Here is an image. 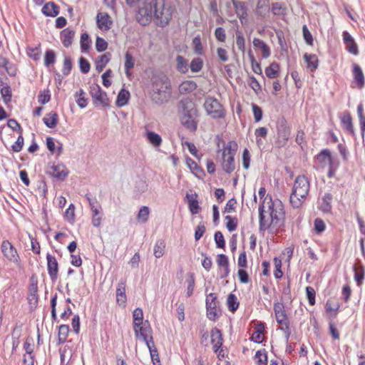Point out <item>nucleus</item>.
Instances as JSON below:
<instances>
[{
    "mask_svg": "<svg viewBox=\"0 0 365 365\" xmlns=\"http://www.w3.org/2000/svg\"><path fill=\"white\" fill-rule=\"evenodd\" d=\"M357 115L359 120L360 129L362 135L365 132V115L364 113V106L362 103H359L357 106Z\"/></svg>",
    "mask_w": 365,
    "mask_h": 365,
    "instance_id": "37",
    "label": "nucleus"
},
{
    "mask_svg": "<svg viewBox=\"0 0 365 365\" xmlns=\"http://www.w3.org/2000/svg\"><path fill=\"white\" fill-rule=\"evenodd\" d=\"M51 99V95L48 91L41 92L38 96V101L41 104L47 103Z\"/></svg>",
    "mask_w": 365,
    "mask_h": 365,
    "instance_id": "64",
    "label": "nucleus"
},
{
    "mask_svg": "<svg viewBox=\"0 0 365 365\" xmlns=\"http://www.w3.org/2000/svg\"><path fill=\"white\" fill-rule=\"evenodd\" d=\"M80 69L83 73H88L90 71L91 66L89 62L83 57L79 59Z\"/></svg>",
    "mask_w": 365,
    "mask_h": 365,
    "instance_id": "60",
    "label": "nucleus"
},
{
    "mask_svg": "<svg viewBox=\"0 0 365 365\" xmlns=\"http://www.w3.org/2000/svg\"><path fill=\"white\" fill-rule=\"evenodd\" d=\"M176 68L182 73H186L189 69V64L187 59L180 55L176 57Z\"/></svg>",
    "mask_w": 365,
    "mask_h": 365,
    "instance_id": "29",
    "label": "nucleus"
},
{
    "mask_svg": "<svg viewBox=\"0 0 365 365\" xmlns=\"http://www.w3.org/2000/svg\"><path fill=\"white\" fill-rule=\"evenodd\" d=\"M304 60L306 63V67L308 71L313 72L318 66V57L314 54L305 53Z\"/></svg>",
    "mask_w": 365,
    "mask_h": 365,
    "instance_id": "20",
    "label": "nucleus"
},
{
    "mask_svg": "<svg viewBox=\"0 0 365 365\" xmlns=\"http://www.w3.org/2000/svg\"><path fill=\"white\" fill-rule=\"evenodd\" d=\"M108 47V43L101 37H98L96 41V50L99 52L104 51Z\"/></svg>",
    "mask_w": 365,
    "mask_h": 365,
    "instance_id": "59",
    "label": "nucleus"
},
{
    "mask_svg": "<svg viewBox=\"0 0 365 365\" xmlns=\"http://www.w3.org/2000/svg\"><path fill=\"white\" fill-rule=\"evenodd\" d=\"M252 43L255 48H259L262 51V56L264 58L269 57L271 54L269 47L262 40L255 38Z\"/></svg>",
    "mask_w": 365,
    "mask_h": 365,
    "instance_id": "21",
    "label": "nucleus"
},
{
    "mask_svg": "<svg viewBox=\"0 0 365 365\" xmlns=\"http://www.w3.org/2000/svg\"><path fill=\"white\" fill-rule=\"evenodd\" d=\"M326 312L330 319L334 318L336 316L337 311L339 308V304L338 303H334L331 300H328L327 302L326 306Z\"/></svg>",
    "mask_w": 365,
    "mask_h": 365,
    "instance_id": "31",
    "label": "nucleus"
},
{
    "mask_svg": "<svg viewBox=\"0 0 365 365\" xmlns=\"http://www.w3.org/2000/svg\"><path fill=\"white\" fill-rule=\"evenodd\" d=\"M321 158H323V163L329 165L328 176L331 178L334 175V170L332 168V157L331 152L328 149L321 150Z\"/></svg>",
    "mask_w": 365,
    "mask_h": 365,
    "instance_id": "24",
    "label": "nucleus"
},
{
    "mask_svg": "<svg viewBox=\"0 0 365 365\" xmlns=\"http://www.w3.org/2000/svg\"><path fill=\"white\" fill-rule=\"evenodd\" d=\"M110 60V54L109 53L101 55L96 61V68L98 71L101 72L106 67L107 63Z\"/></svg>",
    "mask_w": 365,
    "mask_h": 365,
    "instance_id": "35",
    "label": "nucleus"
},
{
    "mask_svg": "<svg viewBox=\"0 0 365 365\" xmlns=\"http://www.w3.org/2000/svg\"><path fill=\"white\" fill-rule=\"evenodd\" d=\"M248 84L256 94H258L262 91L261 86L255 77L250 76L248 79Z\"/></svg>",
    "mask_w": 365,
    "mask_h": 365,
    "instance_id": "51",
    "label": "nucleus"
},
{
    "mask_svg": "<svg viewBox=\"0 0 365 365\" xmlns=\"http://www.w3.org/2000/svg\"><path fill=\"white\" fill-rule=\"evenodd\" d=\"M1 250L3 255L6 259L15 264L19 263V256L17 251L9 240H4L2 242Z\"/></svg>",
    "mask_w": 365,
    "mask_h": 365,
    "instance_id": "9",
    "label": "nucleus"
},
{
    "mask_svg": "<svg viewBox=\"0 0 365 365\" xmlns=\"http://www.w3.org/2000/svg\"><path fill=\"white\" fill-rule=\"evenodd\" d=\"M170 85L165 76L153 77L152 79V91L160 88V86Z\"/></svg>",
    "mask_w": 365,
    "mask_h": 365,
    "instance_id": "40",
    "label": "nucleus"
},
{
    "mask_svg": "<svg viewBox=\"0 0 365 365\" xmlns=\"http://www.w3.org/2000/svg\"><path fill=\"white\" fill-rule=\"evenodd\" d=\"M41 11L46 16L54 17L58 14L59 8L53 2H48L43 6Z\"/></svg>",
    "mask_w": 365,
    "mask_h": 365,
    "instance_id": "23",
    "label": "nucleus"
},
{
    "mask_svg": "<svg viewBox=\"0 0 365 365\" xmlns=\"http://www.w3.org/2000/svg\"><path fill=\"white\" fill-rule=\"evenodd\" d=\"M128 5H138L137 19L142 25L149 24L153 17L155 24L160 26L168 24L172 12L169 8H165V0H125Z\"/></svg>",
    "mask_w": 365,
    "mask_h": 365,
    "instance_id": "1",
    "label": "nucleus"
},
{
    "mask_svg": "<svg viewBox=\"0 0 365 365\" xmlns=\"http://www.w3.org/2000/svg\"><path fill=\"white\" fill-rule=\"evenodd\" d=\"M215 36L220 42H225L226 40L225 30L222 27H217L215 30Z\"/></svg>",
    "mask_w": 365,
    "mask_h": 365,
    "instance_id": "56",
    "label": "nucleus"
},
{
    "mask_svg": "<svg viewBox=\"0 0 365 365\" xmlns=\"http://www.w3.org/2000/svg\"><path fill=\"white\" fill-rule=\"evenodd\" d=\"M135 335L137 339H146L151 331L148 321L133 325Z\"/></svg>",
    "mask_w": 365,
    "mask_h": 365,
    "instance_id": "13",
    "label": "nucleus"
},
{
    "mask_svg": "<svg viewBox=\"0 0 365 365\" xmlns=\"http://www.w3.org/2000/svg\"><path fill=\"white\" fill-rule=\"evenodd\" d=\"M341 122L344 130L349 134L353 135L354 133V126L352 124V119L349 113H344L341 118Z\"/></svg>",
    "mask_w": 365,
    "mask_h": 365,
    "instance_id": "26",
    "label": "nucleus"
},
{
    "mask_svg": "<svg viewBox=\"0 0 365 365\" xmlns=\"http://www.w3.org/2000/svg\"><path fill=\"white\" fill-rule=\"evenodd\" d=\"M91 96L93 103L96 106H101L104 108L110 106V101L106 92L103 91L99 85L94 84L91 86Z\"/></svg>",
    "mask_w": 365,
    "mask_h": 365,
    "instance_id": "7",
    "label": "nucleus"
},
{
    "mask_svg": "<svg viewBox=\"0 0 365 365\" xmlns=\"http://www.w3.org/2000/svg\"><path fill=\"white\" fill-rule=\"evenodd\" d=\"M48 273L53 281L57 279L58 264L56 257L50 254L46 255Z\"/></svg>",
    "mask_w": 365,
    "mask_h": 365,
    "instance_id": "15",
    "label": "nucleus"
},
{
    "mask_svg": "<svg viewBox=\"0 0 365 365\" xmlns=\"http://www.w3.org/2000/svg\"><path fill=\"white\" fill-rule=\"evenodd\" d=\"M52 177L59 180H63L68 175V170L63 164L59 163L52 165L48 170Z\"/></svg>",
    "mask_w": 365,
    "mask_h": 365,
    "instance_id": "12",
    "label": "nucleus"
},
{
    "mask_svg": "<svg viewBox=\"0 0 365 365\" xmlns=\"http://www.w3.org/2000/svg\"><path fill=\"white\" fill-rule=\"evenodd\" d=\"M130 96V93L128 91H126L125 89H121L117 96V99H116V102H115L116 106L120 108L125 106L128 102Z\"/></svg>",
    "mask_w": 365,
    "mask_h": 365,
    "instance_id": "30",
    "label": "nucleus"
},
{
    "mask_svg": "<svg viewBox=\"0 0 365 365\" xmlns=\"http://www.w3.org/2000/svg\"><path fill=\"white\" fill-rule=\"evenodd\" d=\"M192 46L196 54L202 55L203 53V47L200 36H196L192 39Z\"/></svg>",
    "mask_w": 365,
    "mask_h": 365,
    "instance_id": "52",
    "label": "nucleus"
},
{
    "mask_svg": "<svg viewBox=\"0 0 365 365\" xmlns=\"http://www.w3.org/2000/svg\"><path fill=\"white\" fill-rule=\"evenodd\" d=\"M170 88V85L160 86V88H156V90L152 91L151 98L152 100L158 104L163 103L167 101L170 97V93L168 90Z\"/></svg>",
    "mask_w": 365,
    "mask_h": 365,
    "instance_id": "11",
    "label": "nucleus"
},
{
    "mask_svg": "<svg viewBox=\"0 0 365 365\" xmlns=\"http://www.w3.org/2000/svg\"><path fill=\"white\" fill-rule=\"evenodd\" d=\"M210 338L214 352L217 354L218 356H224V354H222L223 350L220 349L223 342L221 331L216 327L212 329L210 331Z\"/></svg>",
    "mask_w": 365,
    "mask_h": 365,
    "instance_id": "10",
    "label": "nucleus"
},
{
    "mask_svg": "<svg viewBox=\"0 0 365 365\" xmlns=\"http://www.w3.org/2000/svg\"><path fill=\"white\" fill-rule=\"evenodd\" d=\"M69 332L68 325L63 324L59 327L58 329V341L62 344L66 341Z\"/></svg>",
    "mask_w": 365,
    "mask_h": 365,
    "instance_id": "43",
    "label": "nucleus"
},
{
    "mask_svg": "<svg viewBox=\"0 0 365 365\" xmlns=\"http://www.w3.org/2000/svg\"><path fill=\"white\" fill-rule=\"evenodd\" d=\"M96 19L97 24L100 29L107 31L110 28L112 21H110V18L107 13H98Z\"/></svg>",
    "mask_w": 365,
    "mask_h": 365,
    "instance_id": "17",
    "label": "nucleus"
},
{
    "mask_svg": "<svg viewBox=\"0 0 365 365\" xmlns=\"http://www.w3.org/2000/svg\"><path fill=\"white\" fill-rule=\"evenodd\" d=\"M217 296L214 293L209 294L206 297L207 316L209 319L215 321L220 315L221 312L218 307Z\"/></svg>",
    "mask_w": 365,
    "mask_h": 365,
    "instance_id": "8",
    "label": "nucleus"
},
{
    "mask_svg": "<svg viewBox=\"0 0 365 365\" xmlns=\"http://www.w3.org/2000/svg\"><path fill=\"white\" fill-rule=\"evenodd\" d=\"M260 232L268 230L274 232L284 222V211L282 202L266 197L259 207Z\"/></svg>",
    "mask_w": 365,
    "mask_h": 365,
    "instance_id": "2",
    "label": "nucleus"
},
{
    "mask_svg": "<svg viewBox=\"0 0 365 365\" xmlns=\"http://www.w3.org/2000/svg\"><path fill=\"white\" fill-rule=\"evenodd\" d=\"M134 66V59L131 53L126 52L125 55V72L128 77L130 76L131 73L130 72Z\"/></svg>",
    "mask_w": 365,
    "mask_h": 365,
    "instance_id": "36",
    "label": "nucleus"
},
{
    "mask_svg": "<svg viewBox=\"0 0 365 365\" xmlns=\"http://www.w3.org/2000/svg\"><path fill=\"white\" fill-rule=\"evenodd\" d=\"M225 220H226V227L229 232H231L236 230L237 227V220L236 217L227 215L225 217Z\"/></svg>",
    "mask_w": 365,
    "mask_h": 365,
    "instance_id": "47",
    "label": "nucleus"
},
{
    "mask_svg": "<svg viewBox=\"0 0 365 365\" xmlns=\"http://www.w3.org/2000/svg\"><path fill=\"white\" fill-rule=\"evenodd\" d=\"M274 313L277 322L283 325L287 324V317L279 306L274 307Z\"/></svg>",
    "mask_w": 365,
    "mask_h": 365,
    "instance_id": "41",
    "label": "nucleus"
},
{
    "mask_svg": "<svg viewBox=\"0 0 365 365\" xmlns=\"http://www.w3.org/2000/svg\"><path fill=\"white\" fill-rule=\"evenodd\" d=\"M116 302L117 304L122 307H125L126 305L127 297L125 294V282H120L116 288Z\"/></svg>",
    "mask_w": 365,
    "mask_h": 365,
    "instance_id": "16",
    "label": "nucleus"
},
{
    "mask_svg": "<svg viewBox=\"0 0 365 365\" xmlns=\"http://www.w3.org/2000/svg\"><path fill=\"white\" fill-rule=\"evenodd\" d=\"M232 4L235 9L237 16L239 18L240 22L243 24L247 16L245 3L237 0H232Z\"/></svg>",
    "mask_w": 365,
    "mask_h": 365,
    "instance_id": "18",
    "label": "nucleus"
},
{
    "mask_svg": "<svg viewBox=\"0 0 365 365\" xmlns=\"http://www.w3.org/2000/svg\"><path fill=\"white\" fill-rule=\"evenodd\" d=\"M91 210L92 214V219H91V223L93 226L96 227H100L102 221V208H95Z\"/></svg>",
    "mask_w": 365,
    "mask_h": 365,
    "instance_id": "34",
    "label": "nucleus"
},
{
    "mask_svg": "<svg viewBox=\"0 0 365 365\" xmlns=\"http://www.w3.org/2000/svg\"><path fill=\"white\" fill-rule=\"evenodd\" d=\"M235 34L237 47L240 51L244 53L245 51V39L243 34L240 31H237Z\"/></svg>",
    "mask_w": 365,
    "mask_h": 365,
    "instance_id": "44",
    "label": "nucleus"
},
{
    "mask_svg": "<svg viewBox=\"0 0 365 365\" xmlns=\"http://www.w3.org/2000/svg\"><path fill=\"white\" fill-rule=\"evenodd\" d=\"M279 71V66L277 63H272L269 66L265 69V74L269 78H274L277 77Z\"/></svg>",
    "mask_w": 365,
    "mask_h": 365,
    "instance_id": "38",
    "label": "nucleus"
},
{
    "mask_svg": "<svg viewBox=\"0 0 365 365\" xmlns=\"http://www.w3.org/2000/svg\"><path fill=\"white\" fill-rule=\"evenodd\" d=\"M145 135L148 142L153 146L159 147L162 144V138L158 133L148 130Z\"/></svg>",
    "mask_w": 365,
    "mask_h": 365,
    "instance_id": "32",
    "label": "nucleus"
},
{
    "mask_svg": "<svg viewBox=\"0 0 365 365\" xmlns=\"http://www.w3.org/2000/svg\"><path fill=\"white\" fill-rule=\"evenodd\" d=\"M354 279L356 282L357 284L360 285L362 283L363 279L364 278V269L362 267H361L360 269H356V267H354Z\"/></svg>",
    "mask_w": 365,
    "mask_h": 365,
    "instance_id": "58",
    "label": "nucleus"
},
{
    "mask_svg": "<svg viewBox=\"0 0 365 365\" xmlns=\"http://www.w3.org/2000/svg\"><path fill=\"white\" fill-rule=\"evenodd\" d=\"M237 150V144L230 141L222 150V167L225 172L231 173L235 169V155Z\"/></svg>",
    "mask_w": 365,
    "mask_h": 365,
    "instance_id": "5",
    "label": "nucleus"
},
{
    "mask_svg": "<svg viewBox=\"0 0 365 365\" xmlns=\"http://www.w3.org/2000/svg\"><path fill=\"white\" fill-rule=\"evenodd\" d=\"M203 61L202 58L197 57L194 58L190 65V70L193 73H197L202 68Z\"/></svg>",
    "mask_w": 365,
    "mask_h": 365,
    "instance_id": "45",
    "label": "nucleus"
},
{
    "mask_svg": "<svg viewBox=\"0 0 365 365\" xmlns=\"http://www.w3.org/2000/svg\"><path fill=\"white\" fill-rule=\"evenodd\" d=\"M217 55L218 58L222 62H226L229 60V56L227 50L222 47H219L217 48Z\"/></svg>",
    "mask_w": 365,
    "mask_h": 365,
    "instance_id": "62",
    "label": "nucleus"
},
{
    "mask_svg": "<svg viewBox=\"0 0 365 365\" xmlns=\"http://www.w3.org/2000/svg\"><path fill=\"white\" fill-rule=\"evenodd\" d=\"M186 164L192 173L197 178H200L204 175V172L200 167L190 158H186Z\"/></svg>",
    "mask_w": 365,
    "mask_h": 365,
    "instance_id": "27",
    "label": "nucleus"
},
{
    "mask_svg": "<svg viewBox=\"0 0 365 365\" xmlns=\"http://www.w3.org/2000/svg\"><path fill=\"white\" fill-rule=\"evenodd\" d=\"M227 304L228 309L230 312H235L239 307V302H237V297L233 294H230L227 299Z\"/></svg>",
    "mask_w": 365,
    "mask_h": 365,
    "instance_id": "39",
    "label": "nucleus"
},
{
    "mask_svg": "<svg viewBox=\"0 0 365 365\" xmlns=\"http://www.w3.org/2000/svg\"><path fill=\"white\" fill-rule=\"evenodd\" d=\"M180 113L182 124L191 130H195L197 123L195 118L197 116V109L195 104L188 99L182 100L180 103Z\"/></svg>",
    "mask_w": 365,
    "mask_h": 365,
    "instance_id": "4",
    "label": "nucleus"
},
{
    "mask_svg": "<svg viewBox=\"0 0 365 365\" xmlns=\"http://www.w3.org/2000/svg\"><path fill=\"white\" fill-rule=\"evenodd\" d=\"M149 215V207L147 206H143L138 213L137 219L140 222L145 223L148 221Z\"/></svg>",
    "mask_w": 365,
    "mask_h": 365,
    "instance_id": "42",
    "label": "nucleus"
},
{
    "mask_svg": "<svg viewBox=\"0 0 365 365\" xmlns=\"http://www.w3.org/2000/svg\"><path fill=\"white\" fill-rule=\"evenodd\" d=\"M133 325L143 322V312L140 308H136L133 312Z\"/></svg>",
    "mask_w": 365,
    "mask_h": 365,
    "instance_id": "53",
    "label": "nucleus"
},
{
    "mask_svg": "<svg viewBox=\"0 0 365 365\" xmlns=\"http://www.w3.org/2000/svg\"><path fill=\"white\" fill-rule=\"evenodd\" d=\"M91 40L87 34H83L81 36V48L83 51H86L90 48Z\"/></svg>",
    "mask_w": 365,
    "mask_h": 365,
    "instance_id": "54",
    "label": "nucleus"
},
{
    "mask_svg": "<svg viewBox=\"0 0 365 365\" xmlns=\"http://www.w3.org/2000/svg\"><path fill=\"white\" fill-rule=\"evenodd\" d=\"M342 37L347 51L351 54L358 55V46L351 35L348 31H345L343 32Z\"/></svg>",
    "mask_w": 365,
    "mask_h": 365,
    "instance_id": "14",
    "label": "nucleus"
},
{
    "mask_svg": "<svg viewBox=\"0 0 365 365\" xmlns=\"http://www.w3.org/2000/svg\"><path fill=\"white\" fill-rule=\"evenodd\" d=\"M268 130L265 127H260L255 130V135L256 136V141L257 145L259 146L262 141L261 138H264L267 135Z\"/></svg>",
    "mask_w": 365,
    "mask_h": 365,
    "instance_id": "48",
    "label": "nucleus"
},
{
    "mask_svg": "<svg viewBox=\"0 0 365 365\" xmlns=\"http://www.w3.org/2000/svg\"><path fill=\"white\" fill-rule=\"evenodd\" d=\"M45 125L50 128H53L56 126L58 123V115L55 112H50L43 119Z\"/></svg>",
    "mask_w": 365,
    "mask_h": 365,
    "instance_id": "33",
    "label": "nucleus"
},
{
    "mask_svg": "<svg viewBox=\"0 0 365 365\" xmlns=\"http://www.w3.org/2000/svg\"><path fill=\"white\" fill-rule=\"evenodd\" d=\"M332 196L330 194H325L323 199L322 203H321V210L323 212H329L331 210V201Z\"/></svg>",
    "mask_w": 365,
    "mask_h": 365,
    "instance_id": "50",
    "label": "nucleus"
},
{
    "mask_svg": "<svg viewBox=\"0 0 365 365\" xmlns=\"http://www.w3.org/2000/svg\"><path fill=\"white\" fill-rule=\"evenodd\" d=\"M56 61V53L52 50H47L44 57V65L46 67H49L53 64Z\"/></svg>",
    "mask_w": 365,
    "mask_h": 365,
    "instance_id": "49",
    "label": "nucleus"
},
{
    "mask_svg": "<svg viewBox=\"0 0 365 365\" xmlns=\"http://www.w3.org/2000/svg\"><path fill=\"white\" fill-rule=\"evenodd\" d=\"M307 297L309 300V303L311 305H314L315 304V290L312 287H307L306 288Z\"/></svg>",
    "mask_w": 365,
    "mask_h": 365,
    "instance_id": "61",
    "label": "nucleus"
},
{
    "mask_svg": "<svg viewBox=\"0 0 365 365\" xmlns=\"http://www.w3.org/2000/svg\"><path fill=\"white\" fill-rule=\"evenodd\" d=\"M204 107L207 113L213 118H221L225 116V110L222 106L214 98H206Z\"/></svg>",
    "mask_w": 365,
    "mask_h": 365,
    "instance_id": "6",
    "label": "nucleus"
},
{
    "mask_svg": "<svg viewBox=\"0 0 365 365\" xmlns=\"http://www.w3.org/2000/svg\"><path fill=\"white\" fill-rule=\"evenodd\" d=\"M165 244L163 240H158L154 246V255L157 258L161 257L164 255Z\"/></svg>",
    "mask_w": 365,
    "mask_h": 365,
    "instance_id": "46",
    "label": "nucleus"
},
{
    "mask_svg": "<svg viewBox=\"0 0 365 365\" xmlns=\"http://www.w3.org/2000/svg\"><path fill=\"white\" fill-rule=\"evenodd\" d=\"M71 68H72L71 60L70 57L66 56L64 58L63 65V68H62V72H63V75L68 76L70 73Z\"/></svg>",
    "mask_w": 365,
    "mask_h": 365,
    "instance_id": "55",
    "label": "nucleus"
},
{
    "mask_svg": "<svg viewBox=\"0 0 365 365\" xmlns=\"http://www.w3.org/2000/svg\"><path fill=\"white\" fill-rule=\"evenodd\" d=\"M278 144L281 146L284 145L290 136L289 128L284 125H281L278 128Z\"/></svg>",
    "mask_w": 365,
    "mask_h": 365,
    "instance_id": "22",
    "label": "nucleus"
},
{
    "mask_svg": "<svg viewBox=\"0 0 365 365\" xmlns=\"http://www.w3.org/2000/svg\"><path fill=\"white\" fill-rule=\"evenodd\" d=\"M352 73H353L354 79L357 84V86L359 88H363L364 86L365 79H364V73H363L362 69L359 65H358L356 63L353 64Z\"/></svg>",
    "mask_w": 365,
    "mask_h": 365,
    "instance_id": "19",
    "label": "nucleus"
},
{
    "mask_svg": "<svg viewBox=\"0 0 365 365\" xmlns=\"http://www.w3.org/2000/svg\"><path fill=\"white\" fill-rule=\"evenodd\" d=\"M309 190V184L304 176H298L290 195V203L294 207H299L304 201Z\"/></svg>",
    "mask_w": 365,
    "mask_h": 365,
    "instance_id": "3",
    "label": "nucleus"
},
{
    "mask_svg": "<svg viewBox=\"0 0 365 365\" xmlns=\"http://www.w3.org/2000/svg\"><path fill=\"white\" fill-rule=\"evenodd\" d=\"M215 241L217 247L219 248H224L225 246V241L222 233L220 231H217L215 233Z\"/></svg>",
    "mask_w": 365,
    "mask_h": 365,
    "instance_id": "57",
    "label": "nucleus"
},
{
    "mask_svg": "<svg viewBox=\"0 0 365 365\" xmlns=\"http://www.w3.org/2000/svg\"><path fill=\"white\" fill-rule=\"evenodd\" d=\"M196 88L197 84L195 81H185L179 86V92L181 94H186L192 92Z\"/></svg>",
    "mask_w": 365,
    "mask_h": 365,
    "instance_id": "28",
    "label": "nucleus"
},
{
    "mask_svg": "<svg viewBox=\"0 0 365 365\" xmlns=\"http://www.w3.org/2000/svg\"><path fill=\"white\" fill-rule=\"evenodd\" d=\"M74 34V31L68 29H64L61 32V40L64 46L68 47L72 44Z\"/></svg>",
    "mask_w": 365,
    "mask_h": 365,
    "instance_id": "25",
    "label": "nucleus"
},
{
    "mask_svg": "<svg viewBox=\"0 0 365 365\" xmlns=\"http://www.w3.org/2000/svg\"><path fill=\"white\" fill-rule=\"evenodd\" d=\"M217 265L219 267H228L229 266L228 257L224 254L218 255L217 259Z\"/></svg>",
    "mask_w": 365,
    "mask_h": 365,
    "instance_id": "63",
    "label": "nucleus"
}]
</instances>
